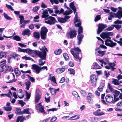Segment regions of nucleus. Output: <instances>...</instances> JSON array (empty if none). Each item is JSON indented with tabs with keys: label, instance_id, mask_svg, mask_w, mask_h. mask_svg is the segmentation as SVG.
Listing matches in <instances>:
<instances>
[{
	"label": "nucleus",
	"instance_id": "12",
	"mask_svg": "<svg viewBox=\"0 0 122 122\" xmlns=\"http://www.w3.org/2000/svg\"><path fill=\"white\" fill-rule=\"evenodd\" d=\"M71 39L76 37L77 35L76 31L75 30H72L68 32L67 33Z\"/></svg>",
	"mask_w": 122,
	"mask_h": 122
},
{
	"label": "nucleus",
	"instance_id": "2",
	"mask_svg": "<svg viewBox=\"0 0 122 122\" xmlns=\"http://www.w3.org/2000/svg\"><path fill=\"white\" fill-rule=\"evenodd\" d=\"M70 52L76 58L79 60H81L82 57V55L81 54L79 55V53L81 52V51L78 47H75L71 49L70 50Z\"/></svg>",
	"mask_w": 122,
	"mask_h": 122
},
{
	"label": "nucleus",
	"instance_id": "20",
	"mask_svg": "<svg viewBox=\"0 0 122 122\" xmlns=\"http://www.w3.org/2000/svg\"><path fill=\"white\" fill-rule=\"evenodd\" d=\"M96 53L97 52L100 55V56H102L105 53V51H102L101 50L99 49V48H97L95 49Z\"/></svg>",
	"mask_w": 122,
	"mask_h": 122
},
{
	"label": "nucleus",
	"instance_id": "10",
	"mask_svg": "<svg viewBox=\"0 0 122 122\" xmlns=\"http://www.w3.org/2000/svg\"><path fill=\"white\" fill-rule=\"evenodd\" d=\"M110 39H107L105 41V44L107 46H109L111 47H112L115 46L116 45V43H114L110 40Z\"/></svg>",
	"mask_w": 122,
	"mask_h": 122
},
{
	"label": "nucleus",
	"instance_id": "64",
	"mask_svg": "<svg viewBox=\"0 0 122 122\" xmlns=\"http://www.w3.org/2000/svg\"><path fill=\"white\" fill-rule=\"evenodd\" d=\"M50 97H45V101L47 103H48L50 102Z\"/></svg>",
	"mask_w": 122,
	"mask_h": 122
},
{
	"label": "nucleus",
	"instance_id": "43",
	"mask_svg": "<svg viewBox=\"0 0 122 122\" xmlns=\"http://www.w3.org/2000/svg\"><path fill=\"white\" fill-rule=\"evenodd\" d=\"M61 51V50L60 49H59L57 50H56L55 51L54 53L56 55H58L60 54Z\"/></svg>",
	"mask_w": 122,
	"mask_h": 122
},
{
	"label": "nucleus",
	"instance_id": "19",
	"mask_svg": "<svg viewBox=\"0 0 122 122\" xmlns=\"http://www.w3.org/2000/svg\"><path fill=\"white\" fill-rule=\"evenodd\" d=\"M46 51H45V52L46 53V56H45V57H40L41 58V59H39V65H43L45 63V61H43V60H45L46 58Z\"/></svg>",
	"mask_w": 122,
	"mask_h": 122
},
{
	"label": "nucleus",
	"instance_id": "58",
	"mask_svg": "<svg viewBox=\"0 0 122 122\" xmlns=\"http://www.w3.org/2000/svg\"><path fill=\"white\" fill-rule=\"evenodd\" d=\"M70 7L72 9L76 8L75 6H74V4L73 2H71L70 3Z\"/></svg>",
	"mask_w": 122,
	"mask_h": 122
},
{
	"label": "nucleus",
	"instance_id": "48",
	"mask_svg": "<svg viewBox=\"0 0 122 122\" xmlns=\"http://www.w3.org/2000/svg\"><path fill=\"white\" fill-rule=\"evenodd\" d=\"M93 69H100L101 68V67L98 65L96 63H95L94 65Z\"/></svg>",
	"mask_w": 122,
	"mask_h": 122
},
{
	"label": "nucleus",
	"instance_id": "24",
	"mask_svg": "<svg viewBox=\"0 0 122 122\" xmlns=\"http://www.w3.org/2000/svg\"><path fill=\"white\" fill-rule=\"evenodd\" d=\"M48 14V12L47 10H44L43 12L42 15V17L45 18L48 17L49 16Z\"/></svg>",
	"mask_w": 122,
	"mask_h": 122
},
{
	"label": "nucleus",
	"instance_id": "44",
	"mask_svg": "<svg viewBox=\"0 0 122 122\" xmlns=\"http://www.w3.org/2000/svg\"><path fill=\"white\" fill-rule=\"evenodd\" d=\"M104 86V84H101L98 88V90L100 92H102V89Z\"/></svg>",
	"mask_w": 122,
	"mask_h": 122
},
{
	"label": "nucleus",
	"instance_id": "18",
	"mask_svg": "<svg viewBox=\"0 0 122 122\" xmlns=\"http://www.w3.org/2000/svg\"><path fill=\"white\" fill-rule=\"evenodd\" d=\"M22 34L24 36L27 35L29 36L30 35L31 33L30 30L29 29H27L23 31Z\"/></svg>",
	"mask_w": 122,
	"mask_h": 122
},
{
	"label": "nucleus",
	"instance_id": "62",
	"mask_svg": "<svg viewBox=\"0 0 122 122\" xmlns=\"http://www.w3.org/2000/svg\"><path fill=\"white\" fill-rule=\"evenodd\" d=\"M39 7L37 6H36L34 7L33 8V11L35 12H36L39 9Z\"/></svg>",
	"mask_w": 122,
	"mask_h": 122
},
{
	"label": "nucleus",
	"instance_id": "35",
	"mask_svg": "<svg viewBox=\"0 0 122 122\" xmlns=\"http://www.w3.org/2000/svg\"><path fill=\"white\" fill-rule=\"evenodd\" d=\"M15 113L18 115H21L23 114V112L21 111V109H16Z\"/></svg>",
	"mask_w": 122,
	"mask_h": 122
},
{
	"label": "nucleus",
	"instance_id": "47",
	"mask_svg": "<svg viewBox=\"0 0 122 122\" xmlns=\"http://www.w3.org/2000/svg\"><path fill=\"white\" fill-rule=\"evenodd\" d=\"M109 66L111 67V68L112 71H114V69H115V68H114L113 67L115 65V64L113 63H110L109 64Z\"/></svg>",
	"mask_w": 122,
	"mask_h": 122
},
{
	"label": "nucleus",
	"instance_id": "13",
	"mask_svg": "<svg viewBox=\"0 0 122 122\" xmlns=\"http://www.w3.org/2000/svg\"><path fill=\"white\" fill-rule=\"evenodd\" d=\"M107 27V26L105 24H100L99 25L97 31V33L99 34L103 30Z\"/></svg>",
	"mask_w": 122,
	"mask_h": 122
},
{
	"label": "nucleus",
	"instance_id": "61",
	"mask_svg": "<svg viewBox=\"0 0 122 122\" xmlns=\"http://www.w3.org/2000/svg\"><path fill=\"white\" fill-rule=\"evenodd\" d=\"M100 19V15H97L96 17H95V22L99 20Z\"/></svg>",
	"mask_w": 122,
	"mask_h": 122
},
{
	"label": "nucleus",
	"instance_id": "4",
	"mask_svg": "<svg viewBox=\"0 0 122 122\" xmlns=\"http://www.w3.org/2000/svg\"><path fill=\"white\" fill-rule=\"evenodd\" d=\"M110 16L108 17V20H111L112 17L118 18L119 19H120L122 17V10H118L117 12L115 13L111 12L109 13Z\"/></svg>",
	"mask_w": 122,
	"mask_h": 122
},
{
	"label": "nucleus",
	"instance_id": "53",
	"mask_svg": "<svg viewBox=\"0 0 122 122\" xmlns=\"http://www.w3.org/2000/svg\"><path fill=\"white\" fill-rule=\"evenodd\" d=\"M68 71H70V74L74 75L75 74V70L72 69H68Z\"/></svg>",
	"mask_w": 122,
	"mask_h": 122
},
{
	"label": "nucleus",
	"instance_id": "26",
	"mask_svg": "<svg viewBox=\"0 0 122 122\" xmlns=\"http://www.w3.org/2000/svg\"><path fill=\"white\" fill-rule=\"evenodd\" d=\"M49 90L50 91V92L52 95H54L55 94L56 91H59V88H57L56 89H54L53 88H49Z\"/></svg>",
	"mask_w": 122,
	"mask_h": 122
},
{
	"label": "nucleus",
	"instance_id": "21",
	"mask_svg": "<svg viewBox=\"0 0 122 122\" xmlns=\"http://www.w3.org/2000/svg\"><path fill=\"white\" fill-rule=\"evenodd\" d=\"M10 102H7L6 103V105L7 106L6 107H4V108L5 110L7 111H11L12 108L10 106Z\"/></svg>",
	"mask_w": 122,
	"mask_h": 122
},
{
	"label": "nucleus",
	"instance_id": "16",
	"mask_svg": "<svg viewBox=\"0 0 122 122\" xmlns=\"http://www.w3.org/2000/svg\"><path fill=\"white\" fill-rule=\"evenodd\" d=\"M17 95L18 97L20 99H22L24 96V95L23 94V91L21 89H20L17 90Z\"/></svg>",
	"mask_w": 122,
	"mask_h": 122
},
{
	"label": "nucleus",
	"instance_id": "8",
	"mask_svg": "<svg viewBox=\"0 0 122 122\" xmlns=\"http://www.w3.org/2000/svg\"><path fill=\"white\" fill-rule=\"evenodd\" d=\"M36 94L35 97V103H37L41 98V92L38 89H37L36 90Z\"/></svg>",
	"mask_w": 122,
	"mask_h": 122
},
{
	"label": "nucleus",
	"instance_id": "29",
	"mask_svg": "<svg viewBox=\"0 0 122 122\" xmlns=\"http://www.w3.org/2000/svg\"><path fill=\"white\" fill-rule=\"evenodd\" d=\"M65 71V69L63 68H58L56 70V72L60 74Z\"/></svg>",
	"mask_w": 122,
	"mask_h": 122
},
{
	"label": "nucleus",
	"instance_id": "34",
	"mask_svg": "<svg viewBox=\"0 0 122 122\" xmlns=\"http://www.w3.org/2000/svg\"><path fill=\"white\" fill-rule=\"evenodd\" d=\"M51 74H50V77L49 79H48V80H51V81H53L54 83L56 84L55 77L54 76L51 77Z\"/></svg>",
	"mask_w": 122,
	"mask_h": 122
},
{
	"label": "nucleus",
	"instance_id": "45",
	"mask_svg": "<svg viewBox=\"0 0 122 122\" xmlns=\"http://www.w3.org/2000/svg\"><path fill=\"white\" fill-rule=\"evenodd\" d=\"M29 108L24 109L23 111H22V112H23V114L26 113L28 114H30L31 113L29 111Z\"/></svg>",
	"mask_w": 122,
	"mask_h": 122
},
{
	"label": "nucleus",
	"instance_id": "28",
	"mask_svg": "<svg viewBox=\"0 0 122 122\" xmlns=\"http://www.w3.org/2000/svg\"><path fill=\"white\" fill-rule=\"evenodd\" d=\"M58 21L61 23H64L66 22V20L64 18L59 17L57 18Z\"/></svg>",
	"mask_w": 122,
	"mask_h": 122
},
{
	"label": "nucleus",
	"instance_id": "7",
	"mask_svg": "<svg viewBox=\"0 0 122 122\" xmlns=\"http://www.w3.org/2000/svg\"><path fill=\"white\" fill-rule=\"evenodd\" d=\"M47 29L45 27H42L41 28V37L42 39L45 40L46 38V33Z\"/></svg>",
	"mask_w": 122,
	"mask_h": 122
},
{
	"label": "nucleus",
	"instance_id": "15",
	"mask_svg": "<svg viewBox=\"0 0 122 122\" xmlns=\"http://www.w3.org/2000/svg\"><path fill=\"white\" fill-rule=\"evenodd\" d=\"M32 69L35 71L37 74H39L41 70V67H39V66L36 65L34 64L32 65Z\"/></svg>",
	"mask_w": 122,
	"mask_h": 122
},
{
	"label": "nucleus",
	"instance_id": "3",
	"mask_svg": "<svg viewBox=\"0 0 122 122\" xmlns=\"http://www.w3.org/2000/svg\"><path fill=\"white\" fill-rule=\"evenodd\" d=\"M5 60H4L0 62V69H2L1 72H3L5 69V73L13 71V70L11 67L9 66H5Z\"/></svg>",
	"mask_w": 122,
	"mask_h": 122
},
{
	"label": "nucleus",
	"instance_id": "14",
	"mask_svg": "<svg viewBox=\"0 0 122 122\" xmlns=\"http://www.w3.org/2000/svg\"><path fill=\"white\" fill-rule=\"evenodd\" d=\"M15 78L14 74L12 73H10L8 76L7 78L8 80H9L10 81L8 83L12 82L14 81V80Z\"/></svg>",
	"mask_w": 122,
	"mask_h": 122
},
{
	"label": "nucleus",
	"instance_id": "25",
	"mask_svg": "<svg viewBox=\"0 0 122 122\" xmlns=\"http://www.w3.org/2000/svg\"><path fill=\"white\" fill-rule=\"evenodd\" d=\"M100 36L102 39L107 38L109 39V37L107 32H103L100 34Z\"/></svg>",
	"mask_w": 122,
	"mask_h": 122
},
{
	"label": "nucleus",
	"instance_id": "36",
	"mask_svg": "<svg viewBox=\"0 0 122 122\" xmlns=\"http://www.w3.org/2000/svg\"><path fill=\"white\" fill-rule=\"evenodd\" d=\"M14 72L17 76H18L21 74L20 71L18 70L17 68H15L14 69Z\"/></svg>",
	"mask_w": 122,
	"mask_h": 122
},
{
	"label": "nucleus",
	"instance_id": "11",
	"mask_svg": "<svg viewBox=\"0 0 122 122\" xmlns=\"http://www.w3.org/2000/svg\"><path fill=\"white\" fill-rule=\"evenodd\" d=\"M97 76V75H92L90 76V79L93 86H96Z\"/></svg>",
	"mask_w": 122,
	"mask_h": 122
},
{
	"label": "nucleus",
	"instance_id": "17",
	"mask_svg": "<svg viewBox=\"0 0 122 122\" xmlns=\"http://www.w3.org/2000/svg\"><path fill=\"white\" fill-rule=\"evenodd\" d=\"M105 98L106 101L107 102H112L113 100V97L110 94L106 95Z\"/></svg>",
	"mask_w": 122,
	"mask_h": 122
},
{
	"label": "nucleus",
	"instance_id": "31",
	"mask_svg": "<svg viewBox=\"0 0 122 122\" xmlns=\"http://www.w3.org/2000/svg\"><path fill=\"white\" fill-rule=\"evenodd\" d=\"M72 12V11L71 9L69 10H66L64 13L63 14L65 15H67L71 14Z\"/></svg>",
	"mask_w": 122,
	"mask_h": 122
},
{
	"label": "nucleus",
	"instance_id": "55",
	"mask_svg": "<svg viewBox=\"0 0 122 122\" xmlns=\"http://www.w3.org/2000/svg\"><path fill=\"white\" fill-rule=\"evenodd\" d=\"M107 35L109 37V39H111V38L110 37V36H111L113 35V33L112 32H107Z\"/></svg>",
	"mask_w": 122,
	"mask_h": 122
},
{
	"label": "nucleus",
	"instance_id": "27",
	"mask_svg": "<svg viewBox=\"0 0 122 122\" xmlns=\"http://www.w3.org/2000/svg\"><path fill=\"white\" fill-rule=\"evenodd\" d=\"M80 117V116L79 115H77L73 116L69 118V120H77L79 119Z\"/></svg>",
	"mask_w": 122,
	"mask_h": 122
},
{
	"label": "nucleus",
	"instance_id": "51",
	"mask_svg": "<svg viewBox=\"0 0 122 122\" xmlns=\"http://www.w3.org/2000/svg\"><path fill=\"white\" fill-rule=\"evenodd\" d=\"M22 58L23 59H24L26 60H30L31 61L33 60V59H32L31 58L29 57H27L26 56L23 57H22Z\"/></svg>",
	"mask_w": 122,
	"mask_h": 122
},
{
	"label": "nucleus",
	"instance_id": "41",
	"mask_svg": "<svg viewBox=\"0 0 122 122\" xmlns=\"http://www.w3.org/2000/svg\"><path fill=\"white\" fill-rule=\"evenodd\" d=\"M4 29V28H0V40H2L4 39L3 37L1 36L2 35L3 31Z\"/></svg>",
	"mask_w": 122,
	"mask_h": 122
},
{
	"label": "nucleus",
	"instance_id": "42",
	"mask_svg": "<svg viewBox=\"0 0 122 122\" xmlns=\"http://www.w3.org/2000/svg\"><path fill=\"white\" fill-rule=\"evenodd\" d=\"M64 10L62 8H61L60 10H56L55 11V13L56 14H60L64 12Z\"/></svg>",
	"mask_w": 122,
	"mask_h": 122
},
{
	"label": "nucleus",
	"instance_id": "57",
	"mask_svg": "<svg viewBox=\"0 0 122 122\" xmlns=\"http://www.w3.org/2000/svg\"><path fill=\"white\" fill-rule=\"evenodd\" d=\"M13 57L15 59V60L18 61V60L19 58L18 57V56L16 54H14L13 56Z\"/></svg>",
	"mask_w": 122,
	"mask_h": 122
},
{
	"label": "nucleus",
	"instance_id": "54",
	"mask_svg": "<svg viewBox=\"0 0 122 122\" xmlns=\"http://www.w3.org/2000/svg\"><path fill=\"white\" fill-rule=\"evenodd\" d=\"M63 56L66 60H68L69 59V57L68 54L66 53H65L63 54Z\"/></svg>",
	"mask_w": 122,
	"mask_h": 122
},
{
	"label": "nucleus",
	"instance_id": "9",
	"mask_svg": "<svg viewBox=\"0 0 122 122\" xmlns=\"http://www.w3.org/2000/svg\"><path fill=\"white\" fill-rule=\"evenodd\" d=\"M36 109L38 110L40 112L45 114V111L44 110V107L43 106L41 105V103H40L37 104L35 106Z\"/></svg>",
	"mask_w": 122,
	"mask_h": 122
},
{
	"label": "nucleus",
	"instance_id": "39",
	"mask_svg": "<svg viewBox=\"0 0 122 122\" xmlns=\"http://www.w3.org/2000/svg\"><path fill=\"white\" fill-rule=\"evenodd\" d=\"M19 17L20 19V24H21L23 23L25 20L24 16L22 15H19Z\"/></svg>",
	"mask_w": 122,
	"mask_h": 122
},
{
	"label": "nucleus",
	"instance_id": "38",
	"mask_svg": "<svg viewBox=\"0 0 122 122\" xmlns=\"http://www.w3.org/2000/svg\"><path fill=\"white\" fill-rule=\"evenodd\" d=\"M6 56V53L4 52H1L0 54V58H5Z\"/></svg>",
	"mask_w": 122,
	"mask_h": 122
},
{
	"label": "nucleus",
	"instance_id": "37",
	"mask_svg": "<svg viewBox=\"0 0 122 122\" xmlns=\"http://www.w3.org/2000/svg\"><path fill=\"white\" fill-rule=\"evenodd\" d=\"M108 87L112 93H113L114 92V91H115L114 89L113 88L112 85L110 83L108 84Z\"/></svg>",
	"mask_w": 122,
	"mask_h": 122
},
{
	"label": "nucleus",
	"instance_id": "30",
	"mask_svg": "<svg viewBox=\"0 0 122 122\" xmlns=\"http://www.w3.org/2000/svg\"><path fill=\"white\" fill-rule=\"evenodd\" d=\"M33 36L35 38L39 39L40 37V35L38 32H35L33 33Z\"/></svg>",
	"mask_w": 122,
	"mask_h": 122
},
{
	"label": "nucleus",
	"instance_id": "60",
	"mask_svg": "<svg viewBox=\"0 0 122 122\" xmlns=\"http://www.w3.org/2000/svg\"><path fill=\"white\" fill-rule=\"evenodd\" d=\"M26 76H28V78L30 79L32 82L34 81L35 80L33 77L30 76L29 75H26Z\"/></svg>",
	"mask_w": 122,
	"mask_h": 122
},
{
	"label": "nucleus",
	"instance_id": "23",
	"mask_svg": "<svg viewBox=\"0 0 122 122\" xmlns=\"http://www.w3.org/2000/svg\"><path fill=\"white\" fill-rule=\"evenodd\" d=\"M83 37L84 36L82 35L78 34L77 36V38L78 40L77 43L79 45L81 43Z\"/></svg>",
	"mask_w": 122,
	"mask_h": 122
},
{
	"label": "nucleus",
	"instance_id": "6",
	"mask_svg": "<svg viewBox=\"0 0 122 122\" xmlns=\"http://www.w3.org/2000/svg\"><path fill=\"white\" fill-rule=\"evenodd\" d=\"M45 20H46L45 21V23L50 25L54 24L56 21L55 18L51 16H49L47 19Z\"/></svg>",
	"mask_w": 122,
	"mask_h": 122
},
{
	"label": "nucleus",
	"instance_id": "5",
	"mask_svg": "<svg viewBox=\"0 0 122 122\" xmlns=\"http://www.w3.org/2000/svg\"><path fill=\"white\" fill-rule=\"evenodd\" d=\"M79 22L77 24H76L75 26H78L79 27L78 30V34L79 35H82L81 33L83 32V29L81 26H80L81 25V22L80 21V19L78 18L77 13L75 15V23L76 22Z\"/></svg>",
	"mask_w": 122,
	"mask_h": 122
},
{
	"label": "nucleus",
	"instance_id": "56",
	"mask_svg": "<svg viewBox=\"0 0 122 122\" xmlns=\"http://www.w3.org/2000/svg\"><path fill=\"white\" fill-rule=\"evenodd\" d=\"M114 28V26L113 25L108 27L106 29V30L108 31H109L112 30Z\"/></svg>",
	"mask_w": 122,
	"mask_h": 122
},
{
	"label": "nucleus",
	"instance_id": "1",
	"mask_svg": "<svg viewBox=\"0 0 122 122\" xmlns=\"http://www.w3.org/2000/svg\"><path fill=\"white\" fill-rule=\"evenodd\" d=\"M41 50H42L41 52L35 50H32L29 48L26 49H22L20 48H18V51L24 52H26L28 54L31 56L32 57H34L36 55L40 57H45L46 53L45 51H48L47 48L45 46L42 47Z\"/></svg>",
	"mask_w": 122,
	"mask_h": 122
},
{
	"label": "nucleus",
	"instance_id": "50",
	"mask_svg": "<svg viewBox=\"0 0 122 122\" xmlns=\"http://www.w3.org/2000/svg\"><path fill=\"white\" fill-rule=\"evenodd\" d=\"M13 39L16 41H20L21 39L20 37L17 35L13 37Z\"/></svg>",
	"mask_w": 122,
	"mask_h": 122
},
{
	"label": "nucleus",
	"instance_id": "32",
	"mask_svg": "<svg viewBox=\"0 0 122 122\" xmlns=\"http://www.w3.org/2000/svg\"><path fill=\"white\" fill-rule=\"evenodd\" d=\"M31 83L30 81H28L25 83L26 89L28 90L29 88Z\"/></svg>",
	"mask_w": 122,
	"mask_h": 122
},
{
	"label": "nucleus",
	"instance_id": "52",
	"mask_svg": "<svg viewBox=\"0 0 122 122\" xmlns=\"http://www.w3.org/2000/svg\"><path fill=\"white\" fill-rule=\"evenodd\" d=\"M113 93H114V97H116L119 95L120 93V92L115 90L114 91V92Z\"/></svg>",
	"mask_w": 122,
	"mask_h": 122
},
{
	"label": "nucleus",
	"instance_id": "49",
	"mask_svg": "<svg viewBox=\"0 0 122 122\" xmlns=\"http://www.w3.org/2000/svg\"><path fill=\"white\" fill-rule=\"evenodd\" d=\"M4 15L5 17L7 19L10 20H12V18L9 17L7 14H5V13H4Z\"/></svg>",
	"mask_w": 122,
	"mask_h": 122
},
{
	"label": "nucleus",
	"instance_id": "40",
	"mask_svg": "<svg viewBox=\"0 0 122 122\" xmlns=\"http://www.w3.org/2000/svg\"><path fill=\"white\" fill-rule=\"evenodd\" d=\"M72 93L73 95L76 97H77V98L78 99H80V97L76 92L75 91H73Z\"/></svg>",
	"mask_w": 122,
	"mask_h": 122
},
{
	"label": "nucleus",
	"instance_id": "46",
	"mask_svg": "<svg viewBox=\"0 0 122 122\" xmlns=\"http://www.w3.org/2000/svg\"><path fill=\"white\" fill-rule=\"evenodd\" d=\"M87 101L90 104H92L93 102V100L92 98L90 96L87 97Z\"/></svg>",
	"mask_w": 122,
	"mask_h": 122
},
{
	"label": "nucleus",
	"instance_id": "33",
	"mask_svg": "<svg viewBox=\"0 0 122 122\" xmlns=\"http://www.w3.org/2000/svg\"><path fill=\"white\" fill-rule=\"evenodd\" d=\"M112 83L115 85H119L120 84L119 81L116 79H113L112 81Z\"/></svg>",
	"mask_w": 122,
	"mask_h": 122
},
{
	"label": "nucleus",
	"instance_id": "59",
	"mask_svg": "<svg viewBox=\"0 0 122 122\" xmlns=\"http://www.w3.org/2000/svg\"><path fill=\"white\" fill-rule=\"evenodd\" d=\"M25 94L26 98L28 99H29L30 96V94L29 93V94L26 91Z\"/></svg>",
	"mask_w": 122,
	"mask_h": 122
},
{
	"label": "nucleus",
	"instance_id": "63",
	"mask_svg": "<svg viewBox=\"0 0 122 122\" xmlns=\"http://www.w3.org/2000/svg\"><path fill=\"white\" fill-rule=\"evenodd\" d=\"M6 7L8 9L11 10L12 11H13L14 10L12 8V7L10 5H9L6 4Z\"/></svg>",
	"mask_w": 122,
	"mask_h": 122
},
{
	"label": "nucleus",
	"instance_id": "22",
	"mask_svg": "<svg viewBox=\"0 0 122 122\" xmlns=\"http://www.w3.org/2000/svg\"><path fill=\"white\" fill-rule=\"evenodd\" d=\"M100 111V109H98L95 112H93V114L96 116H101L104 114V113L103 112H99Z\"/></svg>",
	"mask_w": 122,
	"mask_h": 122
}]
</instances>
